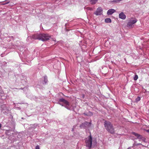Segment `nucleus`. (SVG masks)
I'll use <instances>...</instances> for the list:
<instances>
[{"label":"nucleus","mask_w":149,"mask_h":149,"mask_svg":"<svg viewBox=\"0 0 149 149\" xmlns=\"http://www.w3.org/2000/svg\"><path fill=\"white\" fill-rule=\"evenodd\" d=\"M63 103L65 104V107L68 109H69L70 106V104L69 102L65 100V101H64Z\"/></svg>","instance_id":"nucleus-11"},{"label":"nucleus","mask_w":149,"mask_h":149,"mask_svg":"<svg viewBox=\"0 0 149 149\" xmlns=\"http://www.w3.org/2000/svg\"><path fill=\"white\" fill-rule=\"evenodd\" d=\"M85 142L86 146L88 147L89 149L91 148L92 147H94L97 144L96 139H93L91 134L86 139Z\"/></svg>","instance_id":"nucleus-2"},{"label":"nucleus","mask_w":149,"mask_h":149,"mask_svg":"<svg viewBox=\"0 0 149 149\" xmlns=\"http://www.w3.org/2000/svg\"><path fill=\"white\" fill-rule=\"evenodd\" d=\"M104 125L105 129L108 132L112 134L115 133L113 126L110 122L105 121L104 122Z\"/></svg>","instance_id":"nucleus-3"},{"label":"nucleus","mask_w":149,"mask_h":149,"mask_svg":"<svg viewBox=\"0 0 149 149\" xmlns=\"http://www.w3.org/2000/svg\"><path fill=\"white\" fill-rule=\"evenodd\" d=\"M98 0H89L90 3L92 5H94L96 3Z\"/></svg>","instance_id":"nucleus-12"},{"label":"nucleus","mask_w":149,"mask_h":149,"mask_svg":"<svg viewBox=\"0 0 149 149\" xmlns=\"http://www.w3.org/2000/svg\"><path fill=\"white\" fill-rule=\"evenodd\" d=\"M32 38L35 39H38L42 41L47 40L51 38L52 41L55 42L56 39L55 38H51V36L48 34H35L32 36Z\"/></svg>","instance_id":"nucleus-1"},{"label":"nucleus","mask_w":149,"mask_h":149,"mask_svg":"<svg viewBox=\"0 0 149 149\" xmlns=\"http://www.w3.org/2000/svg\"><path fill=\"white\" fill-rule=\"evenodd\" d=\"M138 78V76L137 75H135V76L134 78V80H137Z\"/></svg>","instance_id":"nucleus-16"},{"label":"nucleus","mask_w":149,"mask_h":149,"mask_svg":"<svg viewBox=\"0 0 149 149\" xmlns=\"http://www.w3.org/2000/svg\"><path fill=\"white\" fill-rule=\"evenodd\" d=\"M91 122H88L86 121L81 124L80 127L81 128H88L91 126Z\"/></svg>","instance_id":"nucleus-5"},{"label":"nucleus","mask_w":149,"mask_h":149,"mask_svg":"<svg viewBox=\"0 0 149 149\" xmlns=\"http://www.w3.org/2000/svg\"><path fill=\"white\" fill-rule=\"evenodd\" d=\"M121 0H113L112 1L113 2H115L116 3H118L121 1Z\"/></svg>","instance_id":"nucleus-15"},{"label":"nucleus","mask_w":149,"mask_h":149,"mask_svg":"<svg viewBox=\"0 0 149 149\" xmlns=\"http://www.w3.org/2000/svg\"><path fill=\"white\" fill-rule=\"evenodd\" d=\"M44 81L45 82V83H46L47 81V79H46L45 77L44 78Z\"/></svg>","instance_id":"nucleus-21"},{"label":"nucleus","mask_w":149,"mask_h":149,"mask_svg":"<svg viewBox=\"0 0 149 149\" xmlns=\"http://www.w3.org/2000/svg\"><path fill=\"white\" fill-rule=\"evenodd\" d=\"M84 114L86 116H92L93 115V114H92V113L90 111L88 112V114L86 113H84Z\"/></svg>","instance_id":"nucleus-14"},{"label":"nucleus","mask_w":149,"mask_h":149,"mask_svg":"<svg viewBox=\"0 0 149 149\" xmlns=\"http://www.w3.org/2000/svg\"><path fill=\"white\" fill-rule=\"evenodd\" d=\"M141 143H138L136 145H141Z\"/></svg>","instance_id":"nucleus-22"},{"label":"nucleus","mask_w":149,"mask_h":149,"mask_svg":"<svg viewBox=\"0 0 149 149\" xmlns=\"http://www.w3.org/2000/svg\"><path fill=\"white\" fill-rule=\"evenodd\" d=\"M9 2H7V3H6V4L8 3H9Z\"/></svg>","instance_id":"nucleus-24"},{"label":"nucleus","mask_w":149,"mask_h":149,"mask_svg":"<svg viewBox=\"0 0 149 149\" xmlns=\"http://www.w3.org/2000/svg\"><path fill=\"white\" fill-rule=\"evenodd\" d=\"M105 22L107 23H111V20L109 18H106L105 19Z\"/></svg>","instance_id":"nucleus-13"},{"label":"nucleus","mask_w":149,"mask_h":149,"mask_svg":"<svg viewBox=\"0 0 149 149\" xmlns=\"http://www.w3.org/2000/svg\"><path fill=\"white\" fill-rule=\"evenodd\" d=\"M119 17L122 19H125L126 18V15L123 12H121L119 14Z\"/></svg>","instance_id":"nucleus-9"},{"label":"nucleus","mask_w":149,"mask_h":149,"mask_svg":"<svg viewBox=\"0 0 149 149\" xmlns=\"http://www.w3.org/2000/svg\"><path fill=\"white\" fill-rule=\"evenodd\" d=\"M65 100L63 98H61L59 100V101L61 102H63L64 101H65Z\"/></svg>","instance_id":"nucleus-18"},{"label":"nucleus","mask_w":149,"mask_h":149,"mask_svg":"<svg viewBox=\"0 0 149 149\" xmlns=\"http://www.w3.org/2000/svg\"><path fill=\"white\" fill-rule=\"evenodd\" d=\"M86 9L88 10H93V9L92 8L90 7H87L86 8Z\"/></svg>","instance_id":"nucleus-19"},{"label":"nucleus","mask_w":149,"mask_h":149,"mask_svg":"<svg viewBox=\"0 0 149 149\" xmlns=\"http://www.w3.org/2000/svg\"><path fill=\"white\" fill-rule=\"evenodd\" d=\"M35 149H40L39 146L38 145H37L36 146Z\"/></svg>","instance_id":"nucleus-20"},{"label":"nucleus","mask_w":149,"mask_h":149,"mask_svg":"<svg viewBox=\"0 0 149 149\" xmlns=\"http://www.w3.org/2000/svg\"><path fill=\"white\" fill-rule=\"evenodd\" d=\"M137 21V19L135 18H131L130 19L127 24V26L132 28L133 24L135 23Z\"/></svg>","instance_id":"nucleus-4"},{"label":"nucleus","mask_w":149,"mask_h":149,"mask_svg":"<svg viewBox=\"0 0 149 149\" xmlns=\"http://www.w3.org/2000/svg\"><path fill=\"white\" fill-rule=\"evenodd\" d=\"M149 128V126H147L146 125H144L142 127V129L148 133H149V129H146Z\"/></svg>","instance_id":"nucleus-10"},{"label":"nucleus","mask_w":149,"mask_h":149,"mask_svg":"<svg viewBox=\"0 0 149 149\" xmlns=\"http://www.w3.org/2000/svg\"><path fill=\"white\" fill-rule=\"evenodd\" d=\"M102 10L100 7H99L94 14L96 15H100L102 14Z\"/></svg>","instance_id":"nucleus-6"},{"label":"nucleus","mask_w":149,"mask_h":149,"mask_svg":"<svg viewBox=\"0 0 149 149\" xmlns=\"http://www.w3.org/2000/svg\"><path fill=\"white\" fill-rule=\"evenodd\" d=\"M116 12V10L113 9H111L109 10L107 12V14L108 15H111L113 13Z\"/></svg>","instance_id":"nucleus-8"},{"label":"nucleus","mask_w":149,"mask_h":149,"mask_svg":"<svg viewBox=\"0 0 149 149\" xmlns=\"http://www.w3.org/2000/svg\"><path fill=\"white\" fill-rule=\"evenodd\" d=\"M84 95H83V98H84Z\"/></svg>","instance_id":"nucleus-25"},{"label":"nucleus","mask_w":149,"mask_h":149,"mask_svg":"<svg viewBox=\"0 0 149 149\" xmlns=\"http://www.w3.org/2000/svg\"><path fill=\"white\" fill-rule=\"evenodd\" d=\"M132 133L133 134L136 136L138 139L140 140H141L143 141L145 140V138L143 137L141 135L134 132H132Z\"/></svg>","instance_id":"nucleus-7"},{"label":"nucleus","mask_w":149,"mask_h":149,"mask_svg":"<svg viewBox=\"0 0 149 149\" xmlns=\"http://www.w3.org/2000/svg\"><path fill=\"white\" fill-rule=\"evenodd\" d=\"M127 149H131V148L130 147H129Z\"/></svg>","instance_id":"nucleus-23"},{"label":"nucleus","mask_w":149,"mask_h":149,"mask_svg":"<svg viewBox=\"0 0 149 149\" xmlns=\"http://www.w3.org/2000/svg\"><path fill=\"white\" fill-rule=\"evenodd\" d=\"M140 97H138L136 99V101L137 102H138L140 100Z\"/></svg>","instance_id":"nucleus-17"}]
</instances>
